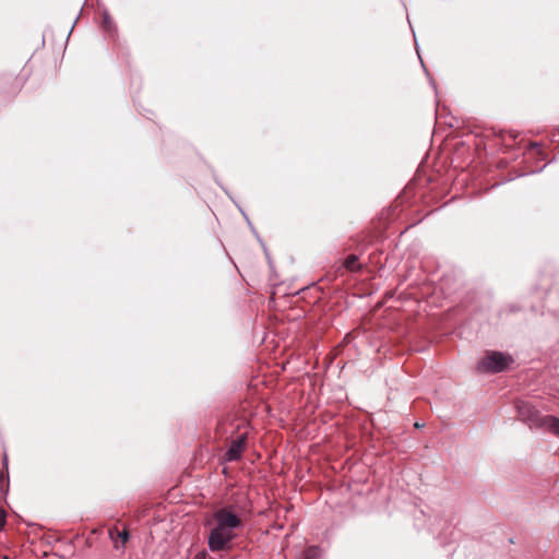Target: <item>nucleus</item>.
I'll return each instance as SVG.
<instances>
[{"label": "nucleus", "instance_id": "obj_1", "mask_svg": "<svg viewBox=\"0 0 559 559\" xmlns=\"http://www.w3.org/2000/svg\"><path fill=\"white\" fill-rule=\"evenodd\" d=\"M241 518L231 508H221L213 514L212 528L209 535V548L219 551L229 548L241 527Z\"/></svg>", "mask_w": 559, "mask_h": 559}, {"label": "nucleus", "instance_id": "obj_2", "mask_svg": "<svg viewBox=\"0 0 559 559\" xmlns=\"http://www.w3.org/2000/svg\"><path fill=\"white\" fill-rule=\"evenodd\" d=\"M512 357L500 352H488L479 361L478 370L481 372L503 371L511 362Z\"/></svg>", "mask_w": 559, "mask_h": 559}, {"label": "nucleus", "instance_id": "obj_3", "mask_svg": "<svg viewBox=\"0 0 559 559\" xmlns=\"http://www.w3.org/2000/svg\"><path fill=\"white\" fill-rule=\"evenodd\" d=\"M518 413L522 420L530 423L531 425L539 426L540 418L538 411L535 409L531 404L526 402L518 403Z\"/></svg>", "mask_w": 559, "mask_h": 559}, {"label": "nucleus", "instance_id": "obj_4", "mask_svg": "<svg viewBox=\"0 0 559 559\" xmlns=\"http://www.w3.org/2000/svg\"><path fill=\"white\" fill-rule=\"evenodd\" d=\"M247 442L246 433L235 439L225 454V460L236 461L240 457Z\"/></svg>", "mask_w": 559, "mask_h": 559}, {"label": "nucleus", "instance_id": "obj_5", "mask_svg": "<svg viewBox=\"0 0 559 559\" xmlns=\"http://www.w3.org/2000/svg\"><path fill=\"white\" fill-rule=\"evenodd\" d=\"M539 427H543L550 431L554 435L559 436V418L554 416H543L540 418V425Z\"/></svg>", "mask_w": 559, "mask_h": 559}, {"label": "nucleus", "instance_id": "obj_6", "mask_svg": "<svg viewBox=\"0 0 559 559\" xmlns=\"http://www.w3.org/2000/svg\"><path fill=\"white\" fill-rule=\"evenodd\" d=\"M117 538L115 537V532L110 531V537L115 542V547L119 549L120 547H123L124 544L129 539V533L127 530H123L122 532H116Z\"/></svg>", "mask_w": 559, "mask_h": 559}, {"label": "nucleus", "instance_id": "obj_7", "mask_svg": "<svg viewBox=\"0 0 559 559\" xmlns=\"http://www.w3.org/2000/svg\"><path fill=\"white\" fill-rule=\"evenodd\" d=\"M344 266L352 272L358 271L360 269V264H358V259L354 254L346 258V260L344 261Z\"/></svg>", "mask_w": 559, "mask_h": 559}, {"label": "nucleus", "instance_id": "obj_8", "mask_svg": "<svg viewBox=\"0 0 559 559\" xmlns=\"http://www.w3.org/2000/svg\"><path fill=\"white\" fill-rule=\"evenodd\" d=\"M320 549L318 547H309L306 551H305V558L304 559H317L320 557Z\"/></svg>", "mask_w": 559, "mask_h": 559}, {"label": "nucleus", "instance_id": "obj_9", "mask_svg": "<svg viewBox=\"0 0 559 559\" xmlns=\"http://www.w3.org/2000/svg\"><path fill=\"white\" fill-rule=\"evenodd\" d=\"M103 25L106 31L109 32L111 29V19L107 13L103 14Z\"/></svg>", "mask_w": 559, "mask_h": 559}, {"label": "nucleus", "instance_id": "obj_10", "mask_svg": "<svg viewBox=\"0 0 559 559\" xmlns=\"http://www.w3.org/2000/svg\"><path fill=\"white\" fill-rule=\"evenodd\" d=\"M5 524V512L0 510V528Z\"/></svg>", "mask_w": 559, "mask_h": 559}, {"label": "nucleus", "instance_id": "obj_11", "mask_svg": "<svg viewBox=\"0 0 559 559\" xmlns=\"http://www.w3.org/2000/svg\"><path fill=\"white\" fill-rule=\"evenodd\" d=\"M194 559H212V558H211V557H209V555H207V554H205V552H200V554H198V555L194 557Z\"/></svg>", "mask_w": 559, "mask_h": 559}, {"label": "nucleus", "instance_id": "obj_12", "mask_svg": "<svg viewBox=\"0 0 559 559\" xmlns=\"http://www.w3.org/2000/svg\"><path fill=\"white\" fill-rule=\"evenodd\" d=\"M415 426H416L417 428H419V427H423L424 425H421V424H418V423H417Z\"/></svg>", "mask_w": 559, "mask_h": 559}]
</instances>
